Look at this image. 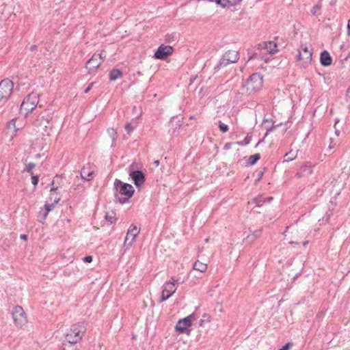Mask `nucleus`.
I'll return each mask as SVG.
<instances>
[{
    "label": "nucleus",
    "instance_id": "1",
    "mask_svg": "<svg viewBox=\"0 0 350 350\" xmlns=\"http://www.w3.org/2000/svg\"><path fill=\"white\" fill-rule=\"evenodd\" d=\"M86 330V325L83 322L72 325L70 329L65 333V340L74 345L79 342Z\"/></svg>",
    "mask_w": 350,
    "mask_h": 350
},
{
    "label": "nucleus",
    "instance_id": "2",
    "mask_svg": "<svg viewBox=\"0 0 350 350\" xmlns=\"http://www.w3.org/2000/svg\"><path fill=\"white\" fill-rule=\"evenodd\" d=\"M262 77L259 73L252 74L242 87V94H250L258 91L262 86Z\"/></svg>",
    "mask_w": 350,
    "mask_h": 350
},
{
    "label": "nucleus",
    "instance_id": "3",
    "mask_svg": "<svg viewBox=\"0 0 350 350\" xmlns=\"http://www.w3.org/2000/svg\"><path fill=\"white\" fill-rule=\"evenodd\" d=\"M114 189L118 194L123 196L122 198L118 199L121 204L126 202L133 196L135 192L134 188L131 184L123 183L119 179L115 180Z\"/></svg>",
    "mask_w": 350,
    "mask_h": 350
},
{
    "label": "nucleus",
    "instance_id": "4",
    "mask_svg": "<svg viewBox=\"0 0 350 350\" xmlns=\"http://www.w3.org/2000/svg\"><path fill=\"white\" fill-rule=\"evenodd\" d=\"M14 88L13 82L5 79L0 82V105H3L10 98Z\"/></svg>",
    "mask_w": 350,
    "mask_h": 350
},
{
    "label": "nucleus",
    "instance_id": "5",
    "mask_svg": "<svg viewBox=\"0 0 350 350\" xmlns=\"http://www.w3.org/2000/svg\"><path fill=\"white\" fill-rule=\"evenodd\" d=\"M38 94L36 93L29 94L23 101L21 105V110L28 113L34 109L38 103Z\"/></svg>",
    "mask_w": 350,
    "mask_h": 350
},
{
    "label": "nucleus",
    "instance_id": "6",
    "mask_svg": "<svg viewBox=\"0 0 350 350\" xmlns=\"http://www.w3.org/2000/svg\"><path fill=\"white\" fill-rule=\"evenodd\" d=\"M239 52L234 50H229L226 51L222 56L219 62L215 67V69H220L227 65L235 63L239 60Z\"/></svg>",
    "mask_w": 350,
    "mask_h": 350
},
{
    "label": "nucleus",
    "instance_id": "7",
    "mask_svg": "<svg viewBox=\"0 0 350 350\" xmlns=\"http://www.w3.org/2000/svg\"><path fill=\"white\" fill-rule=\"evenodd\" d=\"M51 118L50 115H47L46 117L42 116L36 119L33 124L36 127L40 128L39 131H41L44 135H49L51 130Z\"/></svg>",
    "mask_w": 350,
    "mask_h": 350
},
{
    "label": "nucleus",
    "instance_id": "8",
    "mask_svg": "<svg viewBox=\"0 0 350 350\" xmlns=\"http://www.w3.org/2000/svg\"><path fill=\"white\" fill-rule=\"evenodd\" d=\"M172 281L166 282L164 284V288L162 291V295L160 298V301H164L169 299L176 290L177 280L172 278Z\"/></svg>",
    "mask_w": 350,
    "mask_h": 350
},
{
    "label": "nucleus",
    "instance_id": "9",
    "mask_svg": "<svg viewBox=\"0 0 350 350\" xmlns=\"http://www.w3.org/2000/svg\"><path fill=\"white\" fill-rule=\"evenodd\" d=\"M12 317L15 324L22 328L27 323V317L23 308L17 306L14 308Z\"/></svg>",
    "mask_w": 350,
    "mask_h": 350
},
{
    "label": "nucleus",
    "instance_id": "10",
    "mask_svg": "<svg viewBox=\"0 0 350 350\" xmlns=\"http://www.w3.org/2000/svg\"><path fill=\"white\" fill-rule=\"evenodd\" d=\"M174 51L172 46L170 45H160L154 54V57L157 59L165 60L170 56Z\"/></svg>",
    "mask_w": 350,
    "mask_h": 350
},
{
    "label": "nucleus",
    "instance_id": "11",
    "mask_svg": "<svg viewBox=\"0 0 350 350\" xmlns=\"http://www.w3.org/2000/svg\"><path fill=\"white\" fill-rule=\"evenodd\" d=\"M139 233V229L136 226L131 225L129 227L124 239V246L126 247V249L133 245Z\"/></svg>",
    "mask_w": 350,
    "mask_h": 350
},
{
    "label": "nucleus",
    "instance_id": "12",
    "mask_svg": "<svg viewBox=\"0 0 350 350\" xmlns=\"http://www.w3.org/2000/svg\"><path fill=\"white\" fill-rule=\"evenodd\" d=\"M314 167L315 165L312 164L310 161H306L298 170L295 175L296 177L300 178L308 176L313 173Z\"/></svg>",
    "mask_w": 350,
    "mask_h": 350
},
{
    "label": "nucleus",
    "instance_id": "13",
    "mask_svg": "<svg viewBox=\"0 0 350 350\" xmlns=\"http://www.w3.org/2000/svg\"><path fill=\"white\" fill-rule=\"evenodd\" d=\"M194 319L195 316L192 314L184 319H180L176 325V329L180 333H184L191 325V321Z\"/></svg>",
    "mask_w": 350,
    "mask_h": 350
},
{
    "label": "nucleus",
    "instance_id": "14",
    "mask_svg": "<svg viewBox=\"0 0 350 350\" xmlns=\"http://www.w3.org/2000/svg\"><path fill=\"white\" fill-rule=\"evenodd\" d=\"M129 176L137 188L141 187L145 183V174L140 170L131 171L129 174Z\"/></svg>",
    "mask_w": 350,
    "mask_h": 350
},
{
    "label": "nucleus",
    "instance_id": "15",
    "mask_svg": "<svg viewBox=\"0 0 350 350\" xmlns=\"http://www.w3.org/2000/svg\"><path fill=\"white\" fill-rule=\"evenodd\" d=\"M102 64L98 55L94 53L92 57L86 62L85 67L90 73L94 72Z\"/></svg>",
    "mask_w": 350,
    "mask_h": 350
},
{
    "label": "nucleus",
    "instance_id": "16",
    "mask_svg": "<svg viewBox=\"0 0 350 350\" xmlns=\"http://www.w3.org/2000/svg\"><path fill=\"white\" fill-rule=\"evenodd\" d=\"M312 53L307 46L302 47L297 55L298 60H302L304 64L310 63L312 60Z\"/></svg>",
    "mask_w": 350,
    "mask_h": 350
},
{
    "label": "nucleus",
    "instance_id": "17",
    "mask_svg": "<svg viewBox=\"0 0 350 350\" xmlns=\"http://www.w3.org/2000/svg\"><path fill=\"white\" fill-rule=\"evenodd\" d=\"M258 49L260 50H265L269 54H274L278 51V46L275 42H264L258 44Z\"/></svg>",
    "mask_w": 350,
    "mask_h": 350
},
{
    "label": "nucleus",
    "instance_id": "18",
    "mask_svg": "<svg viewBox=\"0 0 350 350\" xmlns=\"http://www.w3.org/2000/svg\"><path fill=\"white\" fill-rule=\"evenodd\" d=\"M94 171L92 170V166L90 163H88L81 170V176L85 180H90L93 178Z\"/></svg>",
    "mask_w": 350,
    "mask_h": 350
},
{
    "label": "nucleus",
    "instance_id": "19",
    "mask_svg": "<svg viewBox=\"0 0 350 350\" xmlns=\"http://www.w3.org/2000/svg\"><path fill=\"white\" fill-rule=\"evenodd\" d=\"M320 63L323 66H330L332 63V57L327 51H323L320 54Z\"/></svg>",
    "mask_w": 350,
    "mask_h": 350
},
{
    "label": "nucleus",
    "instance_id": "20",
    "mask_svg": "<svg viewBox=\"0 0 350 350\" xmlns=\"http://www.w3.org/2000/svg\"><path fill=\"white\" fill-rule=\"evenodd\" d=\"M60 197L55 196L53 202L52 203H48L46 202L44 205L45 212L44 213V218L45 219L46 216L48 215V213L52 211L55 205L59 202Z\"/></svg>",
    "mask_w": 350,
    "mask_h": 350
},
{
    "label": "nucleus",
    "instance_id": "21",
    "mask_svg": "<svg viewBox=\"0 0 350 350\" xmlns=\"http://www.w3.org/2000/svg\"><path fill=\"white\" fill-rule=\"evenodd\" d=\"M215 1L223 8H230L237 5L240 0H215Z\"/></svg>",
    "mask_w": 350,
    "mask_h": 350
},
{
    "label": "nucleus",
    "instance_id": "22",
    "mask_svg": "<svg viewBox=\"0 0 350 350\" xmlns=\"http://www.w3.org/2000/svg\"><path fill=\"white\" fill-rule=\"evenodd\" d=\"M262 125L264 126V127L267 130V133L265 134V136H267L268 135L269 132L271 131L273 129H275V128H276L277 126H279V124L274 125V123H273L272 119H265L263 120Z\"/></svg>",
    "mask_w": 350,
    "mask_h": 350
},
{
    "label": "nucleus",
    "instance_id": "23",
    "mask_svg": "<svg viewBox=\"0 0 350 350\" xmlns=\"http://www.w3.org/2000/svg\"><path fill=\"white\" fill-rule=\"evenodd\" d=\"M122 73L119 69H113L109 72V79L111 81H115L122 78Z\"/></svg>",
    "mask_w": 350,
    "mask_h": 350
},
{
    "label": "nucleus",
    "instance_id": "24",
    "mask_svg": "<svg viewBox=\"0 0 350 350\" xmlns=\"http://www.w3.org/2000/svg\"><path fill=\"white\" fill-rule=\"evenodd\" d=\"M193 269L203 273L207 269V265L197 260L193 264Z\"/></svg>",
    "mask_w": 350,
    "mask_h": 350
},
{
    "label": "nucleus",
    "instance_id": "25",
    "mask_svg": "<svg viewBox=\"0 0 350 350\" xmlns=\"http://www.w3.org/2000/svg\"><path fill=\"white\" fill-rule=\"evenodd\" d=\"M273 200L272 197H264L262 196H259L254 200V202L258 206H260L265 203V202H271Z\"/></svg>",
    "mask_w": 350,
    "mask_h": 350
},
{
    "label": "nucleus",
    "instance_id": "26",
    "mask_svg": "<svg viewBox=\"0 0 350 350\" xmlns=\"http://www.w3.org/2000/svg\"><path fill=\"white\" fill-rule=\"evenodd\" d=\"M323 0H320L317 4L314 5L311 10L310 13L312 16H318L321 14V1Z\"/></svg>",
    "mask_w": 350,
    "mask_h": 350
},
{
    "label": "nucleus",
    "instance_id": "27",
    "mask_svg": "<svg viewBox=\"0 0 350 350\" xmlns=\"http://www.w3.org/2000/svg\"><path fill=\"white\" fill-rule=\"evenodd\" d=\"M60 179V177L58 176H56L53 180L52 181L51 183V193H50V200L52 199V197L53 196H54L55 191L57 190L58 189V186L56 185V182L58 181V180Z\"/></svg>",
    "mask_w": 350,
    "mask_h": 350
},
{
    "label": "nucleus",
    "instance_id": "28",
    "mask_svg": "<svg viewBox=\"0 0 350 350\" xmlns=\"http://www.w3.org/2000/svg\"><path fill=\"white\" fill-rule=\"evenodd\" d=\"M16 118H13L8 123V129L12 130L13 133L15 134L19 128L16 126Z\"/></svg>",
    "mask_w": 350,
    "mask_h": 350
},
{
    "label": "nucleus",
    "instance_id": "29",
    "mask_svg": "<svg viewBox=\"0 0 350 350\" xmlns=\"http://www.w3.org/2000/svg\"><path fill=\"white\" fill-rule=\"evenodd\" d=\"M260 155L259 153L251 155L247 160V164L250 165H253L260 159Z\"/></svg>",
    "mask_w": 350,
    "mask_h": 350
},
{
    "label": "nucleus",
    "instance_id": "30",
    "mask_svg": "<svg viewBox=\"0 0 350 350\" xmlns=\"http://www.w3.org/2000/svg\"><path fill=\"white\" fill-rule=\"evenodd\" d=\"M297 157V152H293V150H291L286 153L284 155V161H293L294 159H295Z\"/></svg>",
    "mask_w": 350,
    "mask_h": 350
},
{
    "label": "nucleus",
    "instance_id": "31",
    "mask_svg": "<svg viewBox=\"0 0 350 350\" xmlns=\"http://www.w3.org/2000/svg\"><path fill=\"white\" fill-rule=\"evenodd\" d=\"M211 320V317L208 314H204L202 315V319H200L199 324L201 327H204L205 323H209Z\"/></svg>",
    "mask_w": 350,
    "mask_h": 350
},
{
    "label": "nucleus",
    "instance_id": "32",
    "mask_svg": "<svg viewBox=\"0 0 350 350\" xmlns=\"http://www.w3.org/2000/svg\"><path fill=\"white\" fill-rule=\"evenodd\" d=\"M262 230V228L254 230L252 234L247 237V239L254 240L256 238L259 237L261 234Z\"/></svg>",
    "mask_w": 350,
    "mask_h": 350
},
{
    "label": "nucleus",
    "instance_id": "33",
    "mask_svg": "<svg viewBox=\"0 0 350 350\" xmlns=\"http://www.w3.org/2000/svg\"><path fill=\"white\" fill-rule=\"evenodd\" d=\"M106 220L109 221L111 224H113L116 221V218L115 217V213L113 212L107 213L105 216Z\"/></svg>",
    "mask_w": 350,
    "mask_h": 350
},
{
    "label": "nucleus",
    "instance_id": "34",
    "mask_svg": "<svg viewBox=\"0 0 350 350\" xmlns=\"http://www.w3.org/2000/svg\"><path fill=\"white\" fill-rule=\"evenodd\" d=\"M218 126H219V130L222 133H226L229 129L228 126L225 124L224 123H223L221 121H219Z\"/></svg>",
    "mask_w": 350,
    "mask_h": 350
},
{
    "label": "nucleus",
    "instance_id": "35",
    "mask_svg": "<svg viewBox=\"0 0 350 350\" xmlns=\"http://www.w3.org/2000/svg\"><path fill=\"white\" fill-rule=\"evenodd\" d=\"M135 128V126L132 125L131 123L129 122L126 124L125 125V130L127 131V133L129 134L131 133L134 129Z\"/></svg>",
    "mask_w": 350,
    "mask_h": 350
},
{
    "label": "nucleus",
    "instance_id": "36",
    "mask_svg": "<svg viewBox=\"0 0 350 350\" xmlns=\"http://www.w3.org/2000/svg\"><path fill=\"white\" fill-rule=\"evenodd\" d=\"M107 131L114 142L116 139V131L113 129H109Z\"/></svg>",
    "mask_w": 350,
    "mask_h": 350
},
{
    "label": "nucleus",
    "instance_id": "37",
    "mask_svg": "<svg viewBox=\"0 0 350 350\" xmlns=\"http://www.w3.org/2000/svg\"><path fill=\"white\" fill-rule=\"evenodd\" d=\"M293 346V343L292 342H288L285 345H284L279 350H289Z\"/></svg>",
    "mask_w": 350,
    "mask_h": 350
},
{
    "label": "nucleus",
    "instance_id": "38",
    "mask_svg": "<svg viewBox=\"0 0 350 350\" xmlns=\"http://www.w3.org/2000/svg\"><path fill=\"white\" fill-rule=\"evenodd\" d=\"M34 167L35 164L33 163H29L26 167L25 171H27V172H31Z\"/></svg>",
    "mask_w": 350,
    "mask_h": 350
},
{
    "label": "nucleus",
    "instance_id": "39",
    "mask_svg": "<svg viewBox=\"0 0 350 350\" xmlns=\"http://www.w3.org/2000/svg\"><path fill=\"white\" fill-rule=\"evenodd\" d=\"M39 181L38 176H32L31 177V183L33 185L36 186Z\"/></svg>",
    "mask_w": 350,
    "mask_h": 350
},
{
    "label": "nucleus",
    "instance_id": "40",
    "mask_svg": "<svg viewBox=\"0 0 350 350\" xmlns=\"http://www.w3.org/2000/svg\"><path fill=\"white\" fill-rule=\"evenodd\" d=\"M99 57V59L101 60V62L104 61V59L106 58V54L105 51H102L100 53L97 54Z\"/></svg>",
    "mask_w": 350,
    "mask_h": 350
},
{
    "label": "nucleus",
    "instance_id": "41",
    "mask_svg": "<svg viewBox=\"0 0 350 350\" xmlns=\"http://www.w3.org/2000/svg\"><path fill=\"white\" fill-rule=\"evenodd\" d=\"M92 256H87L83 258V261L85 262H92Z\"/></svg>",
    "mask_w": 350,
    "mask_h": 350
},
{
    "label": "nucleus",
    "instance_id": "42",
    "mask_svg": "<svg viewBox=\"0 0 350 350\" xmlns=\"http://www.w3.org/2000/svg\"><path fill=\"white\" fill-rule=\"evenodd\" d=\"M250 142H251V137H250V136L247 135V136L245 137L244 140H243L244 145H247V144H249L250 143Z\"/></svg>",
    "mask_w": 350,
    "mask_h": 350
},
{
    "label": "nucleus",
    "instance_id": "43",
    "mask_svg": "<svg viewBox=\"0 0 350 350\" xmlns=\"http://www.w3.org/2000/svg\"><path fill=\"white\" fill-rule=\"evenodd\" d=\"M297 232H298V231H297V229L293 228V230L291 232V236L290 237V239H295V234H297Z\"/></svg>",
    "mask_w": 350,
    "mask_h": 350
},
{
    "label": "nucleus",
    "instance_id": "44",
    "mask_svg": "<svg viewBox=\"0 0 350 350\" xmlns=\"http://www.w3.org/2000/svg\"><path fill=\"white\" fill-rule=\"evenodd\" d=\"M94 83H90V84L88 85V86L86 88V89H85V91H84V92H85V93H86V94H87V93H88V92L91 90V89L92 88V87H93V85H94Z\"/></svg>",
    "mask_w": 350,
    "mask_h": 350
},
{
    "label": "nucleus",
    "instance_id": "45",
    "mask_svg": "<svg viewBox=\"0 0 350 350\" xmlns=\"http://www.w3.org/2000/svg\"><path fill=\"white\" fill-rule=\"evenodd\" d=\"M232 145V143H231V142H227V143L224 145V150H229V149H230V148H231Z\"/></svg>",
    "mask_w": 350,
    "mask_h": 350
},
{
    "label": "nucleus",
    "instance_id": "46",
    "mask_svg": "<svg viewBox=\"0 0 350 350\" xmlns=\"http://www.w3.org/2000/svg\"><path fill=\"white\" fill-rule=\"evenodd\" d=\"M290 228L289 226H286L285 230L282 232V235L284 236V239H288V230Z\"/></svg>",
    "mask_w": 350,
    "mask_h": 350
},
{
    "label": "nucleus",
    "instance_id": "47",
    "mask_svg": "<svg viewBox=\"0 0 350 350\" xmlns=\"http://www.w3.org/2000/svg\"><path fill=\"white\" fill-rule=\"evenodd\" d=\"M337 0H329V4L331 7H333L336 5Z\"/></svg>",
    "mask_w": 350,
    "mask_h": 350
},
{
    "label": "nucleus",
    "instance_id": "48",
    "mask_svg": "<svg viewBox=\"0 0 350 350\" xmlns=\"http://www.w3.org/2000/svg\"><path fill=\"white\" fill-rule=\"evenodd\" d=\"M347 34L350 35V19L347 21Z\"/></svg>",
    "mask_w": 350,
    "mask_h": 350
},
{
    "label": "nucleus",
    "instance_id": "49",
    "mask_svg": "<svg viewBox=\"0 0 350 350\" xmlns=\"http://www.w3.org/2000/svg\"><path fill=\"white\" fill-rule=\"evenodd\" d=\"M21 239H22L23 240H27V236L26 234H21Z\"/></svg>",
    "mask_w": 350,
    "mask_h": 350
},
{
    "label": "nucleus",
    "instance_id": "50",
    "mask_svg": "<svg viewBox=\"0 0 350 350\" xmlns=\"http://www.w3.org/2000/svg\"><path fill=\"white\" fill-rule=\"evenodd\" d=\"M36 49H37V46H36V45H32V46H31V47H30V50H31V51H34V50H36Z\"/></svg>",
    "mask_w": 350,
    "mask_h": 350
},
{
    "label": "nucleus",
    "instance_id": "51",
    "mask_svg": "<svg viewBox=\"0 0 350 350\" xmlns=\"http://www.w3.org/2000/svg\"><path fill=\"white\" fill-rule=\"evenodd\" d=\"M254 58H263L262 57L260 56V54H258V53H256L254 55Z\"/></svg>",
    "mask_w": 350,
    "mask_h": 350
},
{
    "label": "nucleus",
    "instance_id": "52",
    "mask_svg": "<svg viewBox=\"0 0 350 350\" xmlns=\"http://www.w3.org/2000/svg\"><path fill=\"white\" fill-rule=\"evenodd\" d=\"M154 164L155 165L156 167L159 166V160H156L154 161Z\"/></svg>",
    "mask_w": 350,
    "mask_h": 350
},
{
    "label": "nucleus",
    "instance_id": "53",
    "mask_svg": "<svg viewBox=\"0 0 350 350\" xmlns=\"http://www.w3.org/2000/svg\"><path fill=\"white\" fill-rule=\"evenodd\" d=\"M236 144L239 146H245L243 142H236Z\"/></svg>",
    "mask_w": 350,
    "mask_h": 350
},
{
    "label": "nucleus",
    "instance_id": "54",
    "mask_svg": "<svg viewBox=\"0 0 350 350\" xmlns=\"http://www.w3.org/2000/svg\"><path fill=\"white\" fill-rule=\"evenodd\" d=\"M289 243H290L291 245H293V244H298V242L293 241H292V240H291V241H289Z\"/></svg>",
    "mask_w": 350,
    "mask_h": 350
},
{
    "label": "nucleus",
    "instance_id": "55",
    "mask_svg": "<svg viewBox=\"0 0 350 350\" xmlns=\"http://www.w3.org/2000/svg\"><path fill=\"white\" fill-rule=\"evenodd\" d=\"M55 196H57V195H56V194L55 193V194H54V196H53L52 199H51V200H50L53 202V200H54V199H55Z\"/></svg>",
    "mask_w": 350,
    "mask_h": 350
},
{
    "label": "nucleus",
    "instance_id": "56",
    "mask_svg": "<svg viewBox=\"0 0 350 350\" xmlns=\"http://www.w3.org/2000/svg\"><path fill=\"white\" fill-rule=\"evenodd\" d=\"M308 241H304V242L303 243V245H304V246H306V245H308Z\"/></svg>",
    "mask_w": 350,
    "mask_h": 350
},
{
    "label": "nucleus",
    "instance_id": "57",
    "mask_svg": "<svg viewBox=\"0 0 350 350\" xmlns=\"http://www.w3.org/2000/svg\"><path fill=\"white\" fill-rule=\"evenodd\" d=\"M349 91H350V87L347 88V92L348 93V92H349Z\"/></svg>",
    "mask_w": 350,
    "mask_h": 350
},
{
    "label": "nucleus",
    "instance_id": "58",
    "mask_svg": "<svg viewBox=\"0 0 350 350\" xmlns=\"http://www.w3.org/2000/svg\"><path fill=\"white\" fill-rule=\"evenodd\" d=\"M208 240H209V239H208V238H206V239H205V241L207 243V242H208Z\"/></svg>",
    "mask_w": 350,
    "mask_h": 350
},
{
    "label": "nucleus",
    "instance_id": "59",
    "mask_svg": "<svg viewBox=\"0 0 350 350\" xmlns=\"http://www.w3.org/2000/svg\"><path fill=\"white\" fill-rule=\"evenodd\" d=\"M349 55H347L345 58V60H347V58H348Z\"/></svg>",
    "mask_w": 350,
    "mask_h": 350
}]
</instances>
